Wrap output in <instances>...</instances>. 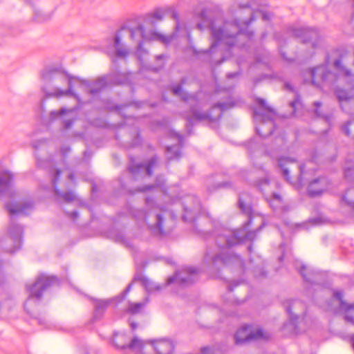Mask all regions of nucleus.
Instances as JSON below:
<instances>
[{"mask_svg":"<svg viewBox=\"0 0 354 354\" xmlns=\"http://www.w3.org/2000/svg\"><path fill=\"white\" fill-rule=\"evenodd\" d=\"M236 19L233 21H225L221 26H217L215 21L210 22L212 44L208 50L209 53L215 52L216 48L221 51L231 50L241 48L250 43L253 32L245 30L249 24L256 18L269 21L272 14L263 9L253 10L250 6H240L235 12Z\"/></svg>","mask_w":354,"mask_h":354,"instance_id":"f257e3e1","label":"nucleus"},{"mask_svg":"<svg viewBox=\"0 0 354 354\" xmlns=\"http://www.w3.org/2000/svg\"><path fill=\"white\" fill-rule=\"evenodd\" d=\"M239 207L248 216V221L240 229L234 230L222 227L214 232L216 245L215 248H208L205 255V261L212 267L218 268L236 262L241 263L240 257L232 253L229 248L245 240H253L257 232L263 226L262 223L257 230L249 231L248 227L251 225L253 216L250 205L243 201V196H239Z\"/></svg>","mask_w":354,"mask_h":354,"instance_id":"f03ea898","label":"nucleus"},{"mask_svg":"<svg viewBox=\"0 0 354 354\" xmlns=\"http://www.w3.org/2000/svg\"><path fill=\"white\" fill-rule=\"evenodd\" d=\"M185 82V79H183L180 84L173 86L172 93L189 104L190 111L185 115L189 125H193L194 121L201 122L206 120L216 121L221 118L223 111L234 106L232 103L218 102L212 107L209 113L203 112L201 109L204 107L207 96L202 92L189 94L185 91L183 89Z\"/></svg>","mask_w":354,"mask_h":354,"instance_id":"7ed1b4c3","label":"nucleus"},{"mask_svg":"<svg viewBox=\"0 0 354 354\" xmlns=\"http://www.w3.org/2000/svg\"><path fill=\"white\" fill-rule=\"evenodd\" d=\"M174 36H165L157 32L147 34L143 25L138 24L135 28L122 27L115 35L113 47L115 55L118 57L124 58L129 54V48L123 41L126 38L129 39L132 43L137 45V56L141 60V53L145 52L142 48V41L155 39L163 44H168L173 39Z\"/></svg>","mask_w":354,"mask_h":354,"instance_id":"20e7f679","label":"nucleus"},{"mask_svg":"<svg viewBox=\"0 0 354 354\" xmlns=\"http://www.w3.org/2000/svg\"><path fill=\"white\" fill-rule=\"evenodd\" d=\"M41 76L44 82L42 90L46 96L60 97L70 95L78 99V96L73 91V82L79 79L55 68H45Z\"/></svg>","mask_w":354,"mask_h":354,"instance_id":"39448f33","label":"nucleus"},{"mask_svg":"<svg viewBox=\"0 0 354 354\" xmlns=\"http://www.w3.org/2000/svg\"><path fill=\"white\" fill-rule=\"evenodd\" d=\"M6 208L10 215L11 223L8 228V236L1 240V245L7 252L14 253L21 245L23 228L15 223V216L27 214L33 209V203L30 201L22 204L8 203Z\"/></svg>","mask_w":354,"mask_h":354,"instance_id":"423d86ee","label":"nucleus"},{"mask_svg":"<svg viewBox=\"0 0 354 354\" xmlns=\"http://www.w3.org/2000/svg\"><path fill=\"white\" fill-rule=\"evenodd\" d=\"M146 204L149 209L148 212L138 210L135 214V217L138 219H143L153 232L162 234L165 217L169 216L173 219L175 216L163 208L153 205V200L150 198H146Z\"/></svg>","mask_w":354,"mask_h":354,"instance_id":"0eeeda50","label":"nucleus"},{"mask_svg":"<svg viewBox=\"0 0 354 354\" xmlns=\"http://www.w3.org/2000/svg\"><path fill=\"white\" fill-rule=\"evenodd\" d=\"M129 80L127 75L120 72L100 77L94 81L78 80L83 88L91 95L97 94L101 90L109 85H118L125 84Z\"/></svg>","mask_w":354,"mask_h":354,"instance_id":"6e6552de","label":"nucleus"},{"mask_svg":"<svg viewBox=\"0 0 354 354\" xmlns=\"http://www.w3.org/2000/svg\"><path fill=\"white\" fill-rule=\"evenodd\" d=\"M58 283V279L54 276H47L44 274H40L36 281L30 286H27L29 292L28 299L24 304V308L30 313L29 306L32 305L34 299L39 301L42 297L43 292L48 287Z\"/></svg>","mask_w":354,"mask_h":354,"instance_id":"1a4fd4ad","label":"nucleus"},{"mask_svg":"<svg viewBox=\"0 0 354 354\" xmlns=\"http://www.w3.org/2000/svg\"><path fill=\"white\" fill-rule=\"evenodd\" d=\"M256 102L262 109V111L267 112V113H264L259 110H254V119L256 121H262L263 123L268 122L269 124V131L268 133L262 132V129L261 127L256 128L257 132L259 136L262 137H266L273 133V116L275 115V112L274 110L271 106L267 104L266 101L265 100L261 98H257L256 100Z\"/></svg>","mask_w":354,"mask_h":354,"instance_id":"9d476101","label":"nucleus"},{"mask_svg":"<svg viewBox=\"0 0 354 354\" xmlns=\"http://www.w3.org/2000/svg\"><path fill=\"white\" fill-rule=\"evenodd\" d=\"M310 74L312 78V84L318 88L330 86L337 79V75L328 71L325 65H320L312 68L310 71Z\"/></svg>","mask_w":354,"mask_h":354,"instance_id":"9b49d317","label":"nucleus"},{"mask_svg":"<svg viewBox=\"0 0 354 354\" xmlns=\"http://www.w3.org/2000/svg\"><path fill=\"white\" fill-rule=\"evenodd\" d=\"M268 334L264 333L262 329L253 330L249 325H245L239 328L234 335L236 344H241L253 340L268 339Z\"/></svg>","mask_w":354,"mask_h":354,"instance_id":"f8f14e48","label":"nucleus"},{"mask_svg":"<svg viewBox=\"0 0 354 354\" xmlns=\"http://www.w3.org/2000/svg\"><path fill=\"white\" fill-rule=\"evenodd\" d=\"M182 205L184 209L183 218L185 221H194L196 214L201 210V203L193 195H187L182 199Z\"/></svg>","mask_w":354,"mask_h":354,"instance_id":"ddd939ff","label":"nucleus"},{"mask_svg":"<svg viewBox=\"0 0 354 354\" xmlns=\"http://www.w3.org/2000/svg\"><path fill=\"white\" fill-rule=\"evenodd\" d=\"M113 342L115 346L120 349L129 348L133 351H141L144 346V342L134 337L131 342L129 337L124 333H115Z\"/></svg>","mask_w":354,"mask_h":354,"instance_id":"4468645a","label":"nucleus"},{"mask_svg":"<svg viewBox=\"0 0 354 354\" xmlns=\"http://www.w3.org/2000/svg\"><path fill=\"white\" fill-rule=\"evenodd\" d=\"M284 306L289 315V324L292 327L295 331H299L298 320L299 319L300 313H303L305 309L304 304L298 300H294L286 302Z\"/></svg>","mask_w":354,"mask_h":354,"instance_id":"2eb2a0df","label":"nucleus"},{"mask_svg":"<svg viewBox=\"0 0 354 354\" xmlns=\"http://www.w3.org/2000/svg\"><path fill=\"white\" fill-rule=\"evenodd\" d=\"M198 270L195 268H186L176 272L175 275L168 278L167 284L176 282L183 286L192 283L197 276Z\"/></svg>","mask_w":354,"mask_h":354,"instance_id":"dca6fc26","label":"nucleus"},{"mask_svg":"<svg viewBox=\"0 0 354 354\" xmlns=\"http://www.w3.org/2000/svg\"><path fill=\"white\" fill-rule=\"evenodd\" d=\"M158 158L153 157L147 164H139L135 166H130L129 167V171L133 176L135 179H138L141 176H151L152 174L153 168L157 165Z\"/></svg>","mask_w":354,"mask_h":354,"instance_id":"f3484780","label":"nucleus"},{"mask_svg":"<svg viewBox=\"0 0 354 354\" xmlns=\"http://www.w3.org/2000/svg\"><path fill=\"white\" fill-rule=\"evenodd\" d=\"M293 34L302 39L304 43L310 42L313 47L317 45L318 32L316 29L312 28L301 27L295 28Z\"/></svg>","mask_w":354,"mask_h":354,"instance_id":"a211bd4d","label":"nucleus"},{"mask_svg":"<svg viewBox=\"0 0 354 354\" xmlns=\"http://www.w3.org/2000/svg\"><path fill=\"white\" fill-rule=\"evenodd\" d=\"M131 288V284H129L127 288L120 295L108 300H96L95 302V317H100L104 312L106 308L111 304L113 300L117 302H120L124 299L127 293Z\"/></svg>","mask_w":354,"mask_h":354,"instance_id":"6ab92c4d","label":"nucleus"},{"mask_svg":"<svg viewBox=\"0 0 354 354\" xmlns=\"http://www.w3.org/2000/svg\"><path fill=\"white\" fill-rule=\"evenodd\" d=\"M14 176L8 171H4L0 174V196L12 195V181Z\"/></svg>","mask_w":354,"mask_h":354,"instance_id":"aec40b11","label":"nucleus"},{"mask_svg":"<svg viewBox=\"0 0 354 354\" xmlns=\"http://www.w3.org/2000/svg\"><path fill=\"white\" fill-rule=\"evenodd\" d=\"M328 180L325 177H320L311 180L308 187V193L310 196L321 194L328 188Z\"/></svg>","mask_w":354,"mask_h":354,"instance_id":"412c9836","label":"nucleus"},{"mask_svg":"<svg viewBox=\"0 0 354 354\" xmlns=\"http://www.w3.org/2000/svg\"><path fill=\"white\" fill-rule=\"evenodd\" d=\"M295 266L297 269H299L300 274L306 281L311 284H316L319 283V279L322 276V274L319 272L310 270L308 271L307 274L306 273V271L308 270L307 268L305 266L301 265V263L298 261L295 262Z\"/></svg>","mask_w":354,"mask_h":354,"instance_id":"4be33fe9","label":"nucleus"},{"mask_svg":"<svg viewBox=\"0 0 354 354\" xmlns=\"http://www.w3.org/2000/svg\"><path fill=\"white\" fill-rule=\"evenodd\" d=\"M73 111V109L66 108H62L59 111H53L49 115L50 120L53 121L60 118L63 120L64 127L65 129H69L73 125L74 120L72 118L65 119L64 116L72 113Z\"/></svg>","mask_w":354,"mask_h":354,"instance_id":"5701e85b","label":"nucleus"},{"mask_svg":"<svg viewBox=\"0 0 354 354\" xmlns=\"http://www.w3.org/2000/svg\"><path fill=\"white\" fill-rule=\"evenodd\" d=\"M333 297L339 301L340 309L347 313L344 317L346 321L354 324V317L348 313L349 311L354 310V303L347 304L344 301L343 292L341 290L334 291Z\"/></svg>","mask_w":354,"mask_h":354,"instance_id":"b1692460","label":"nucleus"},{"mask_svg":"<svg viewBox=\"0 0 354 354\" xmlns=\"http://www.w3.org/2000/svg\"><path fill=\"white\" fill-rule=\"evenodd\" d=\"M60 173L61 172L59 169H54L53 173L52 184H53V187L54 189L55 194L57 196L63 198L66 202H71V201H75L76 199V195L75 194L74 192H68L66 193H62L57 189L56 184H57V182L59 176H60Z\"/></svg>","mask_w":354,"mask_h":354,"instance_id":"393cba45","label":"nucleus"},{"mask_svg":"<svg viewBox=\"0 0 354 354\" xmlns=\"http://www.w3.org/2000/svg\"><path fill=\"white\" fill-rule=\"evenodd\" d=\"M277 160L278 167L281 169L284 178L288 183H291L289 176L290 165L295 162L296 160L292 158L280 156L277 158Z\"/></svg>","mask_w":354,"mask_h":354,"instance_id":"a878e982","label":"nucleus"},{"mask_svg":"<svg viewBox=\"0 0 354 354\" xmlns=\"http://www.w3.org/2000/svg\"><path fill=\"white\" fill-rule=\"evenodd\" d=\"M174 135L178 138V145H174L167 147L166 156L168 160L178 159L181 156L180 147L183 145V138L180 134L176 133H174Z\"/></svg>","mask_w":354,"mask_h":354,"instance_id":"bb28decb","label":"nucleus"},{"mask_svg":"<svg viewBox=\"0 0 354 354\" xmlns=\"http://www.w3.org/2000/svg\"><path fill=\"white\" fill-rule=\"evenodd\" d=\"M171 15V17L176 20L178 18L177 13L171 8H159L156 10L152 17L158 20H162L165 17Z\"/></svg>","mask_w":354,"mask_h":354,"instance_id":"cd10ccee","label":"nucleus"},{"mask_svg":"<svg viewBox=\"0 0 354 354\" xmlns=\"http://www.w3.org/2000/svg\"><path fill=\"white\" fill-rule=\"evenodd\" d=\"M268 203L271 207L276 210L283 207V200L281 196L276 193L272 194L271 198L269 199Z\"/></svg>","mask_w":354,"mask_h":354,"instance_id":"c85d7f7f","label":"nucleus"},{"mask_svg":"<svg viewBox=\"0 0 354 354\" xmlns=\"http://www.w3.org/2000/svg\"><path fill=\"white\" fill-rule=\"evenodd\" d=\"M34 19L35 21L38 22H43L47 21L50 19L52 16V13L50 12H44L41 9L35 8L34 9Z\"/></svg>","mask_w":354,"mask_h":354,"instance_id":"c756f323","label":"nucleus"},{"mask_svg":"<svg viewBox=\"0 0 354 354\" xmlns=\"http://www.w3.org/2000/svg\"><path fill=\"white\" fill-rule=\"evenodd\" d=\"M48 140L46 139L37 140L32 142V147L35 149V154L39 159L38 153L39 151L46 150L47 147Z\"/></svg>","mask_w":354,"mask_h":354,"instance_id":"7c9ffc66","label":"nucleus"},{"mask_svg":"<svg viewBox=\"0 0 354 354\" xmlns=\"http://www.w3.org/2000/svg\"><path fill=\"white\" fill-rule=\"evenodd\" d=\"M322 102L317 101L314 102L315 106V115L321 118H323L327 123L330 124L332 115L324 113L319 109L322 106Z\"/></svg>","mask_w":354,"mask_h":354,"instance_id":"2f4dec72","label":"nucleus"},{"mask_svg":"<svg viewBox=\"0 0 354 354\" xmlns=\"http://www.w3.org/2000/svg\"><path fill=\"white\" fill-rule=\"evenodd\" d=\"M145 303H132L129 302L128 312L134 315L140 312L145 306Z\"/></svg>","mask_w":354,"mask_h":354,"instance_id":"473e14b6","label":"nucleus"},{"mask_svg":"<svg viewBox=\"0 0 354 354\" xmlns=\"http://www.w3.org/2000/svg\"><path fill=\"white\" fill-rule=\"evenodd\" d=\"M290 106L293 110V114L297 115V111L302 106L299 95H296L295 99L290 103Z\"/></svg>","mask_w":354,"mask_h":354,"instance_id":"72a5a7b5","label":"nucleus"},{"mask_svg":"<svg viewBox=\"0 0 354 354\" xmlns=\"http://www.w3.org/2000/svg\"><path fill=\"white\" fill-rule=\"evenodd\" d=\"M344 177L346 180L352 181L354 179V166H346L344 168Z\"/></svg>","mask_w":354,"mask_h":354,"instance_id":"f704fd0d","label":"nucleus"},{"mask_svg":"<svg viewBox=\"0 0 354 354\" xmlns=\"http://www.w3.org/2000/svg\"><path fill=\"white\" fill-rule=\"evenodd\" d=\"M306 172L305 171V166L300 165L299 166V183L300 186H302L304 184L306 180H308V179L306 177Z\"/></svg>","mask_w":354,"mask_h":354,"instance_id":"c9c22d12","label":"nucleus"},{"mask_svg":"<svg viewBox=\"0 0 354 354\" xmlns=\"http://www.w3.org/2000/svg\"><path fill=\"white\" fill-rule=\"evenodd\" d=\"M143 283L147 291H153L155 290H159L160 287L156 284H154L152 281L147 279H145L143 280Z\"/></svg>","mask_w":354,"mask_h":354,"instance_id":"e433bc0d","label":"nucleus"},{"mask_svg":"<svg viewBox=\"0 0 354 354\" xmlns=\"http://www.w3.org/2000/svg\"><path fill=\"white\" fill-rule=\"evenodd\" d=\"M351 124H352V121L348 120L345 124L342 125V127H341L342 131L347 136H349L351 135V131H350L349 127Z\"/></svg>","mask_w":354,"mask_h":354,"instance_id":"4c0bfd02","label":"nucleus"},{"mask_svg":"<svg viewBox=\"0 0 354 354\" xmlns=\"http://www.w3.org/2000/svg\"><path fill=\"white\" fill-rule=\"evenodd\" d=\"M201 354H212V348L208 346L203 347L201 349Z\"/></svg>","mask_w":354,"mask_h":354,"instance_id":"58836bf2","label":"nucleus"},{"mask_svg":"<svg viewBox=\"0 0 354 354\" xmlns=\"http://www.w3.org/2000/svg\"><path fill=\"white\" fill-rule=\"evenodd\" d=\"M155 186L154 185H147V186H145V187H143L142 188H138L137 189V192H147V191H149V190H151L152 188H153Z\"/></svg>","mask_w":354,"mask_h":354,"instance_id":"ea45409f","label":"nucleus"},{"mask_svg":"<svg viewBox=\"0 0 354 354\" xmlns=\"http://www.w3.org/2000/svg\"><path fill=\"white\" fill-rule=\"evenodd\" d=\"M342 200L351 207L354 209V201H348L346 199V196H343Z\"/></svg>","mask_w":354,"mask_h":354,"instance_id":"a19ab883","label":"nucleus"},{"mask_svg":"<svg viewBox=\"0 0 354 354\" xmlns=\"http://www.w3.org/2000/svg\"><path fill=\"white\" fill-rule=\"evenodd\" d=\"M255 59H256V62L257 63L262 62L263 64H267V62L265 60V58L264 57L263 58L260 57L259 55H257V54L255 55Z\"/></svg>","mask_w":354,"mask_h":354,"instance_id":"79ce46f5","label":"nucleus"},{"mask_svg":"<svg viewBox=\"0 0 354 354\" xmlns=\"http://www.w3.org/2000/svg\"><path fill=\"white\" fill-rule=\"evenodd\" d=\"M61 151L63 156H66L67 153L70 151V147L68 146H64L62 148Z\"/></svg>","mask_w":354,"mask_h":354,"instance_id":"37998d69","label":"nucleus"},{"mask_svg":"<svg viewBox=\"0 0 354 354\" xmlns=\"http://www.w3.org/2000/svg\"><path fill=\"white\" fill-rule=\"evenodd\" d=\"M267 184H268V180L266 178H263V179L258 181L257 185L258 187H261L263 185H267Z\"/></svg>","mask_w":354,"mask_h":354,"instance_id":"c03bdc74","label":"nucleus"},{"mask_svg":"<svg viewBox=\"0 0 354 354\" xmlns=\"http://www.w3.org/2000/svg\"><path fill=\"white\" fill-rule=\"evenodd\" d=\"M259 272V277L260 276H265L266 275V272L261 269L260 268L259 270H255L254 272H255V274L257 276L258 274V272Z\"/></svg>","mask_w":354,"mask_h":354,"instance_id":"a18cd8bd","label":"nucleus"},{"mask_svg":"<svg viewBox=\"0 0 354 354\" xmlns=\"http://www.w3.org/2000/svg\"><path fill=\"white\" fill-rule=\"evenodd\" d=\"M239 75V73L237 72H235V73H229L227 75V77L228 79H232L236 76H237Z\"/></svg>","mask_w":354,"mask_h":354,"instance_id":"49530a36","label":"nucleus"},{"mask_svg":"<svg viewBox=\"0 0 354 354\" xmlns=\"http://www.w3.org/2000/svg\"><path fill=\"white\" fill-rule=\"evenodd\" d=\"M70 216L73 218H76L78 216V213L75 211L71 212Z\"/></svg>","mask_w":354,"mask_h":354,"instance_id":"de8ad7c7","label":"nucleus"},{"mask_svg":"<svg viewBox=\"0 0 354 354\" xmlns=\"http://www.w3.org/2000/svg\"><path fill=\"white\" fill-rule=\"evenodd\" d=\"M130 326H131V329H132L133 330H135V329H136V328H137V324H136V323H135V322H130Z\"/></svg>","mask_w":354,"mask_h":354,"instance_id":"09e8293b","label":"nucleus"},{"mask_svg":"<svg viewBox=\"0 0 354 354\" xmlns=\"http://www.w3.org/2000/svg\"><path fill=\"white\" fill-rule=\"evenodd\" d=\"M284 85H285L286 88H287L290 91H293V88L292 87V86L290 83L287 82Z\"/></svg>","mask_w":354,"mask_h":354,"instance_id":"8fccbe9b","label":"nucleus"},{"mask_svg":"<svg viewBox=\"0 0 354 354\" xmlns=\"http://www.w3.org/2000/svg\"><path fill=\"white\" fill-rule=\"evenodd\" d=\"M165 58V56L164 55H160L156 56L157 60H164Z\"/></svg>","mask_w":354,"mask_h":354,"instance_id":"3c124183","label":"nucleus"},{"mask_svg":"<svg viewBox=\"0 0 354 354\" xmlns=\"http://www.w3.org/2000/svg\"><path fill=\"white\" fill-rule=\"evenodd\" d=\"M224 61V58L223 57L222 59H221L219 61H215V60H212L211 62H213V63H215L216 64H220L221 62H223Z\"/></svg>","mask_w":354,"mask_h":354,"instance_id":"603ef678","label":"nucleus"},{"mask_svg":"<svg viewBox=\"0 0 354 354\" xmlns=\"http://www.w3.org/2000/svg\"><path fill=\"white\" fill-rule=\"evenodd\" d=\"M162 185V182H160V180L158 178L157 179V183L156 184V187H161Z\"/></svg>","mask_w":354,"mask_h":354,"instance_id":"864d4df0","label":"nucleus"},{"mask_svg":"<svg viewBox=\"0 0 354 354\" xmlns=\"http://www.w3.org/2000/svg\"><path fill=\"white\" fill-rule=\"evenodd\" d=\"M201 17H202L203 19H205V18H206V11H205V10H204V11H203V12H201Z\"/></svg>","mask_w":354,"mask_h":354,"instance_id":"5fc2aeb1","label":"nucleus"},{"mask_svg":"<svg viewBox=\"0 0 354 354\" xmlns=\"http://www.w3.org/2000/svg\"><path fill=\"white\" fill-rule=\"evenodd\" d=\"M68 178L71 179V180H73L74 178V175L73 174H70L68 175Z\"/></svg>","mask_w":354,"mask_h":354,"instance_id":"6e6d98bb","label":"nucleus"},{"mask_svg":"<svg viewBox=\"0 0 354 354\" xmlns=\"http://www.w3.org/2000/svg\"><path fill=\"white\" fill-rule=\"evenodd\" d=\"M228 290H229V291H230V292L233 290V287H232V284H230V285L228 286Z\"/></svg>","mask_w":354,"mask_h":354,"instance_id":"4d7b16f0","label":"nucleus"},{"mask_svg":"<svg viewBox=\"0 0 354 354\" xmlns=\"http://www.w3.org/2000/svg\"><path fill=\"white\" fill-rule=\"evenodd\" d=\"M351 341H352V346H353V348L354 349V335L352 337Z\"/></svg>","mask_w":354,"mask_h":354,"instance_id":"13d9d810","label":"nucleus"},{"mask_svg":"<svg viewBox=\"0 0 354 354\" xmlns=\"http://www.w3.org/2000/svg\"><path fill=\"white\" fill-rule=\"evenodd\" d=\"M197 26H198V28L199 29H201V30L203 28V26H202V24H197Z\"/></svg>","mask_w":354,"mask_h":354,"instance_id":"bf43d9fd","label":"nucleus"},{"mask_svg":"<svg viewBox=\"0 0 354 354\" xmlns=\"http://www.w3.org/2000/svg\"><path fill=\"white\" fill-rule=\"evenodd\" d=\"M136 140H136V141L133 143L134 145H136V144H137L138 142H140V140L138 138V137L136 138Z\"/></svg>","mask_w":354,"mask_h":354,"instance_id":"052dcab7","label":"nucleus"},{"mask_svg":"<svg viewBox=\"0 0 354 354\" xmlns=\"http://www.w3.org/2000/svg\"><path fill=\"white\" fill-rule=\"evenodd\" d=\"M251 250H252L251 246H249V247H248V250H249L250 252H251Z\"/></svg>","mask_w":354,"mask_h":354,"instance_id":"680f3d73","label":"nucleus"},{"mask_svg":"<svg viewBox=\"0 0 354 354\" xmlns=\"http://www.w3.org/2000/svg\"><path fill=\"white\" fill-rule=\"evenodd\" d=\"M283 258V256L281 257H280V261H281V259Z\"/></svg>","mask_w":354,"mask_h":354,"instance_id":"e2e57ef3","label":"nucleus"}]
</instances>
